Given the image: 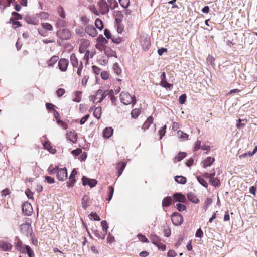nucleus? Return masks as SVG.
<instances>
[{
    "label": "nucleus",
    "instance_id": "obj_42",
    "mask_svg": "<svg viewBox=\"0 0 257 257\" xmlns=\"http://www.w3.org/2000/svg\"><path fill=\"white\" fill-rule=\"evenodd\" d=\"M120 5L124 8L128 7L130 0H119Z\"/></svg>",
    "mask_w": 257,
    "mask_h": 257
},
{
    "label": "nucleus",
    "instance_id": "obj_53",
    "mask_svg": "<svg viewBox=\"0 0 257 257\" xmlns=\"http://www.w3.org/2000/svg\"><path fill=\"white\" fill-rule=\"evenodd\" d=\"M109 74L107 71H104L101 73V76L104 80L108 79L109 78Z\"/></svg>",
    "mask_w": 257,
    "mask_h": 257
},
{
    "label": "nucleus",
    "instance_id": "obj_58",
    "mask_svg": "<svg viewBox=\"0 0 257 257\" xmlns=\"http://www.w3.org/2000/svg\"><path fill=\"white\" fill-rule=\"evenodd\" d=\"M104 34L107 39H111V33L108 29H105L104 30Z\"/></svg>",
    "mask_w": 257,
    "mask_h": 257
},
{
    "label": "nucleus",
    "instance_id": "obj_57",
    "mask_svg": "<svg viewBox=\"0 0 257 257\" xmlns=\"http://www.w3.org/2000/svg\"><path fill=\"white\" fill-rule=\"evenodd\" d=\"M65 90L62 88L58 89L56 91V94L58 97L62 96L65 93Z\"/></svg>",
    "mask_w": 257,
    "mask_h": 257
},
{
    "label": "nucleus",
    "instance_id": "obj_39",
    "mask_svg": "<svg viewBox=\"0 0 257 257\" xmlns=\"http://www.w3.org/2000/svg\"><path fill=\"white\" fill-rule=\"evenodd\" d=\"M101 224L102 227V230L103 232L106 234L108 228V226L107 225V222L105 220H102L101 222Z\"/></svg>",
    "mask_w": 257,
    "mask_h": 257
},
{
    "label": "nucleus",
    "instance_id": "obj_50",
    "mask_svg": "<svg viewBox=\"0 0 257 257\" xmlns=\"http://www.w3.org/2000/svg\"><path fill=\"white\" fill-rule=\"evenodd\" d=\"M81 92L80 91L76 92L74 101L77 102H80L81 100Z\"/></svg>",
    "mask_w": 257,
    "mask_h": 257
},
{
    "label": "nucleus",
    "instance_id": "obj_63",
    "mask_svg": "<svg viewBox=\"0 0 257 257\" xmlns=\"http://www.w3.org/2000/svg\"><path fill=\"white\" fill-rule=\"evenodd\" d=\"M82 152V150L81 149H77L76 150H73L72 151L71 153L73 155L75 156H78Z\"/></svg>",
    "mask_w": 257,
    "mask_h": 257
},
{
    "label": "nucleus",
    "instance_id": "obj_28",
    "mask_svg": "<svg viewBox=\"0 0 257 257\" xmlns=\"http://www.w3.org/2000/svg\"><path fill=\"white\" fill-rule=\"evenodd\" d=\"M188 198L190 201H191L192 203H197L199 202V199L192 193H189L187 195Z\"/></svg>",
    "mask_w": 257,
    "mask_h": 257
},
{
    "label": "nucleus",
    "instance_id": "obj_24",
    "mask_svg": "<svg viewBox=\"0 0 257 257\" xmlns=\"http://www.w3.org/2000/svg\"><path fill=\"white\" fill-rule=\"evenodd\" d=\"M125 163L124 162H119L117 164V169L118 170V176H120L125 167Z\"/></svg>",
    "mask_w": 257,
    "mask_h": 257
},
{
    "label": "nucleus",
    "instance_id": "obj_61",
    "mask_svg": "<svg viewBox=\"0 0 257 257\" xmlns=\"http://www.w3.org/2000/svg\"><path fill=\"white\" fill-rule=\"evenodd\" d=\"M89 117V114H87L85 116L82 117L80 121V124H81V125L84 124L85 123V122L87 121V120L88 119Z\"/></svg>",
    "mask_w": 257,
    "mask_h": 257
},
{
    "label": "nucleus",
    "instance_id": "obj_25",
    "mask_svg": "<svg viewBox=\"0 0 257 257\" xmlns=\"http://www.w3.org/2000/svg\"><path fill=\"white\" fill-rule=\"evenodd\" d=\"M172 202V198L170 196L165 197L162 201V206L163 207L169 206Z\"/></svg>",
    "mask_w": 257,
    "mask_h": 257
},
{
    "label": "nucleus",
    "instance_id": "obj_15",
    "mask_svg": "<svg viewBox=\"0 0 257 257\" xmlns=\"http://www.w3.org/2000/svg\"><path fill=\"white\" fill-rule=\"evenodd\" d=\"M16 243L15 244V247L16 249L20 252H24L25 250V246H23V244L19 238L17 236L15 238Z\"/></svg>",
    "mask_w": 257,
    "mask_h": 257
},
{
    "label": "nucleus",
    "instance_id": "obj_45",
    "mask_svg": "<svg viewBox=\"0 0 257 257\" xmlns=\"http://www.w3.org/2000/svg\"><path fill=\"white\" fill-rule=\"evenodd\" d=\"M108 2L110 3V7L112 9L118 6L117 2L115 0H109Z\"/></svg>",
    "mask_w": 257,
    "mask_h": 257
},
{
    "label": "nucleus",
    "instance_id": "obj_44",
    "mask_svg": "<svg viewBox=\"0 0 257 257\" xmlns=\"http://www.w3.org/2000/svg\"><path fill=\"white\" fill-rule=\"evenodd\" d=\"M142 45L143 48L144 49V50L148 49V48L150 45L149 40L147 39H145L144 41V43L142 44Z\"/></svg>",
    "mask_w": 257,
    "mask_h": 257
},
{
    "label": "nucleus",
    "instance_id": "obj_3",
    "mask_svg": "<svg viewBox=\"0 0 257 257\" xmlns=\"http://www.w3.org/2000/svg\"><path fill=\"white\" fill-rule=\"evenodd\" d=\"M171 220L175 225L178 226L183 223V217L180 213L175 212L171 215Z\"/></svg>",
    "mask_w": 257,
    "mask_h": 257
},
{
    "label": "nucleus",
    "instance_id": "obj_20",
    "mask_svg": "<svg viewBox=\"0 0 257 257\" xmlns=\"http://www.w3.org/2000/svg\"><path fill=\"white\" fill-rule=\"evenodd\" d=\"M173 196L176 199V201L179 202L184 203L186 200L185 196L179 193H175Z\"/></svg>",
    "mask_w": 257,
    "mask_h": 257
},
{
    "label": "nucleus",
    "instance_id": "obj_47",
    "mask_svg": "<svg viewBox=\"0 0 257 257\" xmlns=\"http://www.w3.org/2000/svg\"><path fill=\"white\" fill-rule=\"evenodd\" d=\"M38 32L40 35L43 37H46L48 36V33L43 28L38 29Z\"/></svg>",
    "mask_w": 257,
    "mask_h": 257
},
{
    "label": "nucleus",
    "instance_id": "obj_31",
    "mask_svg": "<svg viewBox=\"0 0 257 257\" xmlns=\"http://www.w3.org/2000/svg\"><path fill=\"white\" fill-rule=\"evenodd\" d=\"M93 234L95 237H96L98 238L101 239L102 240L104 239L106 235L105 233H104L103 234H102L101 232H100L97 230H94Z\"/></svg>",
    "mask_w": 257,
    "mask_h": 257
},
{
    "label": "nucleus",
    "instance_id": "obj_7",
    "mask_svg": "<svg viewBox=\"0 0 257 257\" xmlns=\"http://www.w3.org/2000/svg\"><path fill=\"white\" fill-rule=\"evenodd\" d=\"M22 210L25 215L29 216L31 215L32 207L30 203L25 202L22 205Z\"/></svg>",
    "mask_w": 257,
    "mask_h": 257
},
{
    "label": "nucleus",
    "instance_id": "obj_34",
    "mask_svg": "<svg viewBox=\"0 0 257 257\" xmlns=\"http://www.w3.org/2000/svg\"><path fill=\"white\" fill-rule=\"evenodd\" d=\"M95 26L100 30H102L103 28V22L99 18L96 19L95 22Z\"/></svg>",
    "mask_w": 257,
    "mask_h": 257
},
{
    "label": "nucleus",
    "instance_id": "obj_46",
    "mask_svg": "<svg viewBox=\"0 0 257 257\" xmlns=\"http://www.w3.org/2000/svg\"><path fill=\"white\" fill-rule=\"evenodd\" d=\"M58 168V166H56L55 168H52V166H50L49 167L48 171L49 172L50 174H52L55 173V172H57Z\"/></svg>",
    "mask_w": 257,
    "mask_h": 257
},
{
    "label": "nucleus",
    "instance_id": "obj_4",
    "mask_svg": "<svg viewBox=\"0 0 257 257\" xmlns=\"http://www.w3.org/2000/svg\"><path fill=\"white\" fill-rule=\"evenodd\" d=\"M100 13L105 15L109 12V6L105 0H100L98 3Z\"/></svg>",
    "mask_w": 257,
    "mask_h": 257
},
{
    "label": "nucleus",
    "instance_id": "obj_36",
    "mask_svg": "<svg viewBox=\"0 0 257 257\" xmlns=\"http://www.w3.org/2000/svg\"><path fill=\"white\" fill-rule=\"evenodd\" d=\"M41 25L42 28L46 30L51 31L53 30L52 25L48 23H43L41 24Z\"/></svg>",
    "mask_w": 257,
    "mask_h": 257
},
{
    "label": "nucleus",
    "instance_id": "obj_35",
    "mask_svg": "<svg viewBox=\"0 0 257 257\" xmlns=\"http://www.w3.org/2000/svg\"><path fill=\"white\" fill-rule=\"evenodd\" d=\"M161 85L162 87H165L166 89H168L169 90L171 89V88L172 87V85L167 83L166 79L161 80Z\"/></svg>",
    "mask_w": 257,
    "mask_h": 257
},
{
    "label": "nucleus",
    "instance_id": "obj_38",
    "mask_svg": "<svg viewBox=\"0 0 257 257\" xmlns=\"http://www.w3.org/2000/svg\"><path fill=\"white\" fill-rule=\"evenodd\" d=\"M197 179L198 181L204 187L207 188L208 187V184L206 181L200 176H197Z\"/></svg>",
    "mask_w": 257,
    "mask_h": 257
},
{
    "label": "nucleus",
    "instance_id": "obj_22",
    "mask_svg": "<svg viewBox=\"0 0 257 257\" xmlns=\"http://www.w3.org/2000/svg\"><path fill=\"white\" fill-rule=\"evenodd\" d=\"M70 62L74 67H78L79 66L78 59L74 53H73L71 55Z\"/></svg>",
    "mask_w": 257,
    "mask_h": 257
},
{
    "label": "nucleus",
    "instance_id": "obj_59",
    "mask_svg": "<svg viewBox=\"0 0 257 257\" xmlns=\"http://www.w3.org/2000/svg\"><path fill=\"white\" fill-rule=\"evenodd\" d=\"M45 181L49 184H52L55 182L54 178L48 176L45 177Z\"/></svg>",
    "mask_w": 257,
    "mask_h": 257
},
{
    "label": "nucleus",
    "instance_id": "obj_51",
    "mask_svg": "<svg viewBox=\"0 0 257 257\" xmlns=\"http://www.w3.org/2000/svg\"><path fill=\"white\" fill-rule=\"evenodd\" d=\"M186 95L185 94H182L179 98V103L183 104L185 103L186 100Z\"/></svg>",
    "mask_w": 257,
    "mask_h": 257
},
{
    "label": "nucleus",
    "instance_id": "obj_21",
    "mask_svg": "<svg viewBox=\"0 0 257 257\" xmlns=\"http://www.w3.org/2000/svg\"><path fill=\"white\" fill-rule=\"evenodd\" d=\"M113 132V130L112 127H106L103 131V137L106 138H109L112 135Z\"/></svg>",
    "mask_w": 257,
    "mask_h": 257
},
{
    "label": "nucleus",
    "instance_id": "obj_60",
    "mask_svg": "<svg viewBox=\"0 0 257 257\" xmlns=\"http://www.w3.org/2000/svg\"><path fill=\"white\" fill-rule=\"evenodd\" d=\"M57 123L61 124V126L64 129H66L68 127V125L65 122L61 120L60 119H58V120L57 121Z\"/></svg>",
    "mask_w": 257,
    "mask_h": 257
},
{
    "label": "nucleus",
    "instance_id": "obj_9",
    "mask_svg": "<svg viewBox=\"0 0 257 257\" xmlns=\"http://www.w3.org/2000/svg\"><path fill=\"white\" fill-rule=\"evenodd\" d=\"M77 171L75 169H73L71 172V175L69 177V181L67 182V185L68 187H72L73 186L74 183H75V175L77 174Z\"/></svg>",
    "mask_w": 257,
    "mask_h": 257
},
{
    "label": "nucleus",
    "instance_id": "obj_6",
    "mask_svg": "<svg viewBox=\"0 0 257 257\" xmlns=\"http://www.w3.org/2000/svg\"><path fill=\"white\" fill-rule=\"evenodd\" d=\"M82 184L83 186H86L88 185L91 188L94 187L96 185L97 182L95 179H89L85 176H83L82 178Z\"/></svg>",
    "mask_w": 257,
    "mask_h": 257
},
{
    "label": "nucleus",
    "instance_id": "obj_5",
    "mask_svg": "<svg viewBox=\"0 0 257 257\" xmlns=\"http://www.w3.org/2000/svg\"><path fill=\"white\" fill-rule=\"evenodd\" d=\"M57 177L60 181H65L67 178V171L66 168H58L57 172Z\"/></svg>",
    "mask_w": 257,
    "mask_h": 257
},
{
    "label": "nucleus",
    "instance_id": "obj_52",
    "mask_svg": "<svg viewBox=\"0 0 257 257\" xmlns=\"http://www.w3.org/2000/svg\"><path fill=\"white\" fill-rule=\"evenodd\" d=\"M166 127V125H165L163 127H162V128L160 130H159V134L160 135V139H161L163 136L165 135Z\"/></svg>",
    "mask_w": 257,
    "mask_h": 257
},
{
    "label": "nucleus",
    "instance_id": "obj_17",
    "mask_svg": "<svg viewBox=\"0 0 257 257\" xmlns=\"http://www.w3.org/2000/svg\"><path fill=\"white\" fill-rule=\"evenodd\" d=\"M90 204V200L89 197L87 195H84L82 199V207L86 209Z\"/></svg>",
    "mask_w": 257,
    "mask_h": 257
},
{
    "label": "nucleus",
    "instance_id": "obj_37",
    "mask_svg": "<svg viewBox=\"0 0 257 257\" xmlns=\"http://www.w3.org/2000/svg\"><path fill=\"white\" fill-rule=\"evenodd\" d=\"M151 239L152 240V243L156 245L158 247H160L158 241V237L156 235H151Z\"/></svg>",
    "mask_w": 257,
    "mask_h": 257
},
{
    "label": "nucleus",
    "instance_id": "obj_27",
    "mask_svg": "<svg viewBox=\"0 0 257 257\" xmlns=\"http://www.w3.org/2000/svg\"><path fill=\"white\" fill-rule=\"evenodd\" d=\"M210 183L212 184V186L214 187L219 186L220 184V180L217 178H212L210 180H209Z\"/></svg>",
    "mask_w": 257,
    "mask_h": 257
},
{
    "label": "nucleus",
    "instance_id": "obj_55",
    "mask_svg": "<svg viewBox=\"0 0 257 257\" xmlns=\"http://www.w3.org/2000/svg\"><path fill=\"white\" fill-rule=\"evenodd\" d=\"M138 236L139 237L141 241H142V242H149L148 239L144 235L141 234H139L138 235Z\"/></svg>",
    "mask_w": 257,
    "mask_h": 257
},
{
    "label": "nucleus",
    "instance_id": "obj_41",
    "mask_svg": "<svg viewBox=\"0 0 257 257\" xmlns=\"http://www.w3.org/2000/svg\"><path fill=\"white\" fill-rule=\"evenodd\" d=\"M176 207L177 210L180 212L183 211L186 209V207L184 205L181 203H177Z\"/></svg>",
    "mask_w": 257,
    "mask_h": 257
},
{
    "label": "nucleus",
    "instance_id": "obj_56",
    "mask_svg": "<svg viewBox=\"0 0 257 257\" xmlns=\"http://www.w3.org/2000/svg\"><path fill=\"white\" fill-rule=\"evenodd\" d=\"M207 62L208 63H209L211 65H212L214 63V61L215 60V59L213 57H212L211 55H208V57L207 58Z\"/></svg>",
    "mask_w": 257,
    "mask_h": 257
},
{
    "label": "nucleus",
    "instance_id": "obj_8",
    "mask_svg": "<svg viewBox=\"0 0 257 257\" xmlns=\"http://www.w3.org/2000/svg\"><path fill=\"white\" fill-rule=\"evenodd\" d=\"M12 245L4 240L0 241V250L3 251H9L12 249Z\"/></svg>",
    "mask_w": 257,
    "mask_h": 257
},
{
    "label": "nucleus",
    "instance_id": "obj_10",
    "mask_svg": "<svg viewBox=\"0 0 257 257\" xmlns=\"http://www.w3.org/2000/svg\"><path fill=\"white\" fill-rule=\"evenodd\" d=\"M85 32L90 36L94 37L97 35V31L95 28L92 25H88L85 27Z\"/></svg>",
    "mask_w": 257,
    "mask_h": 257
},
{
    "label": "nucleus",
    "instance_id": "obj_13",
    "mask_svg": "<svg viewBox=\"0 0 257 257\" xmlns=\"http://www.w3.org/2000/svg\"><path fill=\"white\" fill-rule=\"evenodd\" d=\"M90 42L88 40L82 39L79 47V51L81 53L86 52L87 48L89 46Z\"/></svg>",
    "mask_w": 257,
    "mask_h": 257
},
{
    "label": "nucleus",
    "instance_id": "obj_62",
    "mask_svg": "<svg viewBox=\"0 0 257 257\" xmlns=\"http://www.w3.org/2000/svg\"><path fill=\"white\" fill-rule=\"evenodd\" d=\"M203 233L202 230L200 228H199L197 230L195 236L197 237L201 238L203 236Z\"/></svg>",
    "mask_w": 257,
    "mask_h": 257
},
{
    "label": "nucleus",
    "instance_id": "obj_2",
    "mask_svg": "<svg viewBox=\"0 0 257 257\" xmlns=\"http://www.w3.org/2000/svg\"><path fill=\"white\" fill-rule=\"evenodd\" d=\"M56 35L61 40H68L71 37V33L67 29H63L57 31Z\"/></svg>",
    "mask_w": 257,
    "mask_h": 257
},
{
    "label": "nucleus",
    "instance_id": "obj_64",
    "mask_svg": "<svg viewBox=\"0 0 257 257\" xmlns=\"http://www.w3.org/2000/svg\"><path fill=\"white\" fill-rule=\"evenodd\" d=\"M176 255V253L173 250H170L167 254L168 257H175Z\"/></svg>",
    "mask_w": 257,
    "mask_h": 257
},
{
    "label": "nucleus",
    "instance_id": "obj_16",
    "mask_svg": "<svg viewBox=\"0 0 257 257\" xmlns=\"http://www.w3.org/2000/svg\"><path fill=\"white\" fill-rule=\"evenodd\" d=\"M66 136L68 140L73 143L76 142L77 141V135L74 132L70 131L69 132H67Z\"/></svg>",
    "mask_w": 257,
    "mask_h": 257
},
{
    "label": "nucleus",
    "instance_id": "obj_14",
    "mask_svg": "<svg viewBox=\"0 0 257 257\" xmlns=\"http://www.w3.org/2000/svg\"><path fill=\"white\" fill-rule=\"evenodd\" d=\"M104 51L105 54L108 57H116V53L115 51L112 50L110 47L107 46L103 47Z\"/></svg>",
    "mask_w": 257,
    "mask_h": 257
},
{
    "label": "nucleus",
    "instance_id": "obj_26",
    "mask_svg": "<svg viewBox=\"0 0 257 257\" xmlns=\"http://www.w3.org/2000/svg\"><path fill=\"white\" fill-rule=\"evenodd\" d=\"M175 181L180 184H184L186 182V179L185 177L182 176H177L175 177Z\"/></svg>",
    "mask_w": 257,
    "mask_h": 257
},
{
    "label": "nucleus",
    "instance_id": "obj_54",
    "mask_svg": "<svg viewBox=\"0 0 257 257\" xmlns=\"http://www.w3.org/2000/svg\"><path fill=\"white\" fill-rule=\"evenodd\" d=\"M140 114V111L138 109H133L132 111L131 115L132 117L136 118Z\"/></svg>",
    "mask_w": 257,
    "mask_h": 257
},
{
    "label": "nucleus",
    "instance_id": "obj_30",
    "mask_svg": "<svg viewBox=\"0 0 257 257\" xmlns=\"http://www.w3.org/2000/svg\"><path fill=\"white\" fill-rule=\"evenodd\" d=\"M177 135L178 137L180 139L188 140V135L185 133H184L182 131H180V130L178 131L177 132Z\"/></svg>",
    "mask_w": 257,
    "mask_h": 257
},
{
    "label": "nucleus",
    "instance_id": "obj_1",
    "mask_svg": "<svg viewBox=\"0 0 257 257\" xmlns=\"http://www.w3.org/2000/svg\"><path fill=\"white\" fill-rule=\"evenodd\" d=\"M120 100L124 105H128L136 103V98L135 96H132L128 93L122 92L120 94Z\"/></svg>",
    "mask_w": 257,
    "mask_h": 257
},
{
    "label": "nucleus",
    "instance_id": "obj_11",
    "mask_svg": "<svg viewBox=\"0 0 257 257\" xmlns=\"http://www.w3.org/2000/svg\"><path fill=\"white\" fill-rule=\"evenodd\" d=\"M20 229L22 233L28 234L32 232V227L28 223H23L20 226Z\"/></svg>",
    "mask_w": 257,
    "mask_h": 257
},
{
    "label": "nucleus",
    "instance_id": "obj_12",
    "mask_svg": "<svg viewBox=\"0 0 257 257\" xmlns=\"http://www.w3.org/2000/svg\"><path fill=\"white\" fill-rule=\"evenodd\" d=\"M69 64L68 60L66 59H61L58 62L59 69L62 71H66Z\"/></svg>",
    "mask_w": 257,
    "mask_h": 257
},
{
    "label": "nucleus",
    "instance_id": "obj_32",
    "mask_svg": "<svg viewBox=\"0 0 257 257\" xmlns=\"http://www.w3.org/2000/svg\"><path fill=\"white\" fill-rule=\"evenodd\" d=\"M113 70L117 75H119L121 73V70L117 63L113 64Z\"/></svg>",
    "mask_w": 257,
    "mask_h": 257
},
{
    "label": "nucleus",
    "instance_id": "obj_23",
    "mask_svg": "<svg viewBox=\"0 0 257 257\" xmlns=\"http://www.w3.org/2000/svg\"><path fill=\"white\" fill-rule=\"evenodd\" d=\"M101 93H102V90L99 89L96 93V94L93 96L92 101L94 103H98L101 102L102 101H100V97H101Z\"/></svg>",
    "mask_w": 257,
    "mask_h": 257
},
{
    "label": "nucleus",
    "instance_id": "obj_33",
    "mask_svg": "<svg viewBox=\"0 0 257 257\" xmlns=\"http://www.w3.org/2000/svg\"><path fill=\"white\" fill-rule=\"evenodd\" d=\"M186 157V153L184 152L179 153L177 156L174 158L175 162L180 161Z\"/></svg>",
    "mask_w": 257,
    "mask_h": 257
},
{
    "label": "nucleus",
    "instance_id": "obj_49",
    "mask_svg": "<svg viewBox=\"0 0 257 257\" xmlns=\"http://www.w3.org/2000/svg\"><path fill=\"white\" fill-rule=\"evenodd\" d=\"M100 111H101V108L97 107L95 109L94 111V115L95 117L97 118H99L100 117Z\"/></svg>",
    "mask_w": 257,
    "mask_h": 257
},
{
    "label": "nucleus",
    "instance_id": "obj_19",
    "mask_svg": "<svg viewBox=\"0 0 257 257\" xmlns=\"http://www.w3.org/2000/svg\"><path fill=\"white\" fill-rule=\"evenodd\" d=\"M153 118L152 116L149 117L147 119L144 123L142 128L145 131L147 129H148L150 126L151 124L153 123Z\"/></svg>",
    "mask_w": 257,
    "mask_h": 257
},
{
    "label": "nucleus",
    "instance_id": "obj_40",
    "mask_svg": "<svg viewBox=\"0 0 257 257\" xmlns=\"http://www.w3.org/2000/svg\"><path fill=\"white\" fill-rule=\"evenodd\" d=\"M25 249H26L29 257H34V255L33 253V251L30 246H29L28 245H25Z\"/></svg>",
    "mask_w": 257,
    "mask_h": 257
},
{
    "label": "nucleus",
    "instance_id": "obj_29",
    "mask_svg": "<svg viewBox=\"0 0 257 257\" xmlns=\"http://www.w3.org/2000/svg\"><path fill=\"white\" fill-rule=\"evenodd\" d=\"M12 15L13 16V17L10 18V21L11 22H13L14 20H20L22 18V16L16 12H12Z\"/></svg>",
    "mask_w": 257,
    "mask_h": 257
},
{
    "label": "nucleus",
    "instance_id": "obj_43",
    "mask_svg": "<svg viewBox=\"0 0 257 257\" xmlns=\"http://www.w3.org/2000/svg\"><path fill=\"white\" fill-rule=\"evenodd\" d=\"M89 218L90 219H93L96 221H99L100 220L99 216H98L96 213H91L89 215Z\"/></svg>",
    "mask_w": 257,
    "mask_h": 257
},
{
    "label": "nucleus",
    "instance_id": "obj_18",
    "mask_svg": "<svg viewBox=\"0 0 257 257\" xmlns=\"http://www.w3.org/2000/svg\"><path fill=\"white\" fill-rule=\"evenodd\" d=\"M215 159L214 158L211 157H208L206 159L202 162V166L204 168H206L208 166H210L214 161Z\"/></svg>",
    "mask_w": 257,
    "mask_h": 257
},
{
    "label": "nucleus",
    "instance_id": "obj_48",
    "mask_svg": "<svg viewBox=\"0 0 257 257\" xmlns=\"http://www.w3.org/2000/svg\"><path fill=\"white\" fill-rule=\"evenodd\" d=\"M237 123L236 124V127L238 128H241V127H243L245 125V120H242L241 121L240 119H239L238 120H237Z\"/></svg>",
    "mask_w": 257,
    "mask_h": 257
}]
</instances>
